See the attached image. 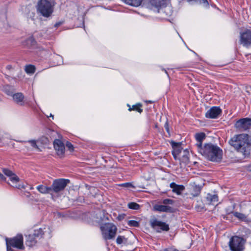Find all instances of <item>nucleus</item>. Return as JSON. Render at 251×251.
<instances>
[{"label": "nucleus", "mask_w": 251, "mask_h": 251, "mask_svg": "<svg viewBox=\"0 0 251 251\" xmlns=\"http://www.w3.org/2000/svg\"><path fill=\"white\" fill-rule=\"evenodd\" d=\"M228 143L237 151L242 152L245 157L249 156L251 149L247 134L235 135L229 140Z\"/></svg>", "instance_id": "nucleus-1"}, {"label": "nucleus", "mask_w": 251, "mask_h": 251, "mask_svg": "<svg viewBox=\"0 0 251 251\" xmlns=\"http://www.w3.org/2000/svg\"><path fill=\"white\" fill-rule=\"evenodd\" d=\"M198 152L212 162H219L222 159V150L218 146L211 143L205 144L203 148H200Z\"/></svg>", "instance_id": "nucleus-2"}, {"label": "nucleus", "mask_w": 251, "mask_h": 251, "mask_svg": "<svg viewBox=\"0 0 251 251\" xmlns=\"http://www.w3.org/2000/svg\"><path fill=\"white\" fill-rule=\"evenodd\" d=\"M56 4L55 0H38L36 5L37 12L45 18L50 17Z\"/></svg>", "instance_id": "nucleus-3"}, {"label": "nucleus", "mask_w": 251, "mask_h": 251, "mask_svg": "<svg viewBox=\"0 0 251 251\" xmlns=\"http://www.w3.org/2000/svg\"><path fill=\"white\" fill-rule=\"evenodd\" d=\"M100 230L103 238L105 240H110L115 237L117 228L114 224L108 223L101 226Z\"/></svg>", "instance_id": "nucleus-4"}, {"label": "nucleus", "mask_w": 251, "mask_h": 251, "mask_svg": "<svg viewBox=\"0 0 251 251\" xmlns=\"http://www.w3.org/2000/svg\"><path fill=\"white\" fill-rule=\"evenodd\" d=\"M245 240L238 236H232L228 242L231 251H243L245 249Z\"/></svg>", "instance_id": "nucleus-5"}, {"label": "nucleus", "mask_w": 251, "mask_h": 251, "mask_svg": "<svg viewBox=\"0 0 251 251\" xmlns=\"http://www.w3.org/2000/svg\"><path fill=\"white\" fill-rule=\"evenodd\" d=\"M5 241L6 244H8L14 248L21 250H23L25 249L24 238L22 234H18L12 238H6Z\"/></svg>", "instance_id": "nucleus-6"}, {"label": "nucleus", "mask_w": 251, "mask_h": 251, "mask_svg": "<svg viewBox=\"0 0 251 251\" xmlns=\"http://www.w3.org/2000/svg\"><path fill=\"white\" fill-rule=\"evenodd\" d=\"M69 182L70 180L67 179L59 178L54 180L50 186L51 195L64 190Z\"/></svg>", "instance_id": "nucleus-7"}, {"label": "nucleus", "mask_w": 251, "mask_h": 251, "mask_svg": "<svg viewBox=\"0 0 251 251\" xmlns=\"http://www.w3.org/2000/svg\"><path fill=\"white\" fill-rule=\"evenodd\" d=\"M150 225L157 232H160L161 231H168L170 229L169 225L156 218L151 219Z\"/></svg>", "instance_id": "nucleus-8"}, {"label": "nucleus", "mask_w": 251, "mask_h": 251, "mask_svg": "<svg viewBox=\"0 0 251 251\" xmlns=\"http://www.w3.org/2000/svg\"><path fill=\"white\" fill-rule=\"evenodd\" d=\"M240 42L243 46H251V30L246 29L240 33Z\"/></svg>", "instance_id": "nucleus-9"}, {"label": "nucleus", "mask_w": 251, "mask_h": 251, "mask_svg": "<svg viewBox=\"0 0 251 251\" xmlns=\"http://www.w3.org/2000/svg\"><path fill=\"white\" fill-rule=\"evenodd\" d=\"M235 126L236 128L242 131L249 129L251 127V118L240 119L236 122Z\"/></svg>", "instance_id": "nucleus-10"}, {"label": "nucleus", "mask_w": 251, "mask_h": 251, "mask_svg": "<svg viewBox=\"0 0 251 251\" xmlns=\"http://www.w3.org/2000/svg\"><path fill=\"white\" fill-rule=\"evenodd\" d=\"M51 230L49 226H46L43 228H39L34 230L32 234L36 238L41 239L44 236H46L48 238L51 237Z\"/></svg>", "instance_id": "nucleus-11"}, {"label": "nucleus", "mask_w": 251, "mask_h": 251, "mask_svg": "<svg viewBox=\"0 0 251 251\" xmlns=\"http://www.w3.org/2000/svg\"><path fill=\"white\" fill-rule=\"evenodd\" d=\"M222 113V110L219 107L213 106L206 112L205 116L207 118L216 119Z\"/></svg>", "instance_id": "nucleus-12"}, {"label": "nucleus", "mask_w": 251, "mask_h": 251, "mask_svg": "<svg viewBox=\"0 0 251 251\" xmlns=\"http://www.w3.org/2000/svg\"><path fill=\"white\" fill-rule=\"evenodd\" d=\"M53 146L57 155L62 156L65 152V146L63 143L59 139H55L53 142Z\"/></svg>", "instance_id": "nucleus-13"}, {"label": "nucleus", "mask_w": 251, "mask_h": 251, "mask_svg": "<svg viewBox=\"0 0 251 251\" xmlns=\"http://www.w3.org/2000/svg\"><path fill=\"white\" fill-rule=\"evenodd\" d=\"M171 144L173 149L172 151V154L175 159H178V156L180 154L182 151L181 147V144L180 143H176L174 141H172Z\"/></svg>", "instance_id": "nucleus-14"}, {"label": "nucleus", "mask_w": 251, "mask_h": 251, "mask_svg": "<svg viewBox=\"0 0 251 251\" xmlns=\"http://www.w3.org/2000/svg\"><path fill=\"white\" fill-rule=\"evenodd\" d=\"M3 173L6 176L8 177H9L10 180L13 182V183H16L17 182H19L20 180L19 177L12 171L11 170L6 169V168H3L2 169Z\"/></svg>", "instance_id": "nucleus-15"}, {"label": "nucleus", "mask_w": 251, "mask_h": 251, "mask_svg": "<svg viewBox=\"0 0 251 251\" xmlns=\"http://www.w3.org/2000/svg\"><path fill=\"white\" fill-rule=\"evenodd\" d=\"M205 138V134L203 132H201L196 134L195 138L197 140V143L196 144V146L197 148V150L199 151L200 148H203L202 145V141Z\"/></svg>", "instance_id": "nucleus-16"}, {"label": "nucleus", "mask_w": 251, "mask_h": 251, "mask_svg": "<svg viewBox=\"0 0 251 251\" xmlns=\"http://www.w3.org/2000/svg\"><path fill=\"white\" fill-rule=\"evenodd\" d=\"M170 187L172 189V192L178 195H181L185 189V187L183 185H178L175 182L171 183Z\"/></svg>", "instance_id": "nucleus-17"}, {"label": "nucleus", "mask_w": 251, "mask_h": 251, "mask_svg": "<svg viewBox=\"0 0 251 251\" xmlns=\"http://www.w3.org/2000/svg\"><path fill=\"white\" fill-rule=\"evenodd\" d=\"M13 99L14 101L18 104L23 106L24 105V99L25 97L22 93H16L13 95Z\"/></svg>", "instance_id": "nucleus-18"}, {"label": "nucleus", "mask_w": 251, "mask_h": 251, "mask_svg": "<svg viewBox=\"0 0 251 251\" xmlns=\"http://www.w3.org/2000/svg\"><path fill=\"white\" fill-rule=\"evenodd\" d=\"M218 201L217 195L208 194L206 197V203L208 205H215Z\"/></svg>", "instance_id": "nucleus-19"}, {"label": "nucleus", "mask_w": 251, "mask_h": 251, "mask_svg": "<svg viewBox=\"0 0 251 251\" xmlns=\"http://www.w3.org/2000/svg\"><path fill=\"white\" fill-rule=\"evenodd\" d=\"M155 210L159 212H172L173 208L168 205L157 204L154 206Z\"/></svg>", "instance_id": "nucleus-20"}, {"label": "nucleus", "mask_w": 251, "mask_h": 251, "mask_svg": "<svg viewBox=\"0 0 251 251\" xmlns=\"http://www.w3.org/2000/svg\"><path fill=\"white\" fill-rule=\"evenodd\" d=\"M201 187H200L199 185H197L195 184V183L191 184L190 193H191V194L193 197L198 196L201 193Z\"/></svg>", "instance_id": "nucleus-21"}, {"label": "nucleus", "mask_w": 251, "mask_h": 251, "mask_svg": "<svg viewBox=\"0 0 251 251\" xmlns=\"http://www.w3.org/2000/svg\"><path fill=\"white\" fill-rule=\"evenodd\" d=\"M37 239L32 234L26 236V245L29 247H32L36 245Z\"/></svg>", "instance_id": "nucleus-22"}, {"label": "nucleus", "mask_w": 251, "mask_h": 251, "mask_svg": "<svg viewBox=\"0 0 251 251\" xmlns=\"http://www.w3.org/2000/svg\"><path fill=\"white\" fill-rule=\"evenodd\" d=\"M36 188L42 194H50L51 195L50 186L48 187L43 185H40Z\"/></svg>", "instance_id": "nucleus-23"}, {"label": "nucleus", "mask_w": 251, "mask_h": 251, "mask_svg": "<svg viewBox=\"0 0 251 251\" xmlns=\"http://www.w3.org/2000/svg\"><path fill=\"white\" fill-rule=\"evenodd\" d=\"M142 105V104L138 103L136 104L133 105L132 107L130 106L129 104H127V106L129 107L128 110L131 111L132 110L136 111L140 113H141L143 112V109L141 108Z\"/></svg>", "instance_id": "nucleus-24"}, {"label": "nucleus", "mask_w": 251, "mask_h": 251, "mask_svg": "<svg viewBox=\"0 0 251 251\" xmlns=\"http://www.w3.org/2000/svg\"><path fill=\"white\" fill-rule=\"evenodd\" d=\"M143 0H125V2L132 6H138L140 5Z\"/></svg>", "instance_id": "nucleus-25"}, {"label": "nucleus", "mask_w": 251, "mask_h": 251, "mask_svg": "<svg viewBox=\"0 0 251 251\" xmlns=\"http://www.w3.org/2000/svg\"><path fill=\"white\" fill-rule=\"evenodd\" d=\"M183 153V154L182 156V158L180 159V160L182 162L187 163L189 162V151H187V150H184Z\"/></svg>", "instance_id": "nucleus-26"}, {"label": "nucleus", "mask_w": 251, "mask_h": 251, "mask_svg": "<svg viewBox=\"0 0 251 251\" xmlns=\"http://www.w3.org/2000/svg\"><path fill=\"white\" fill-rule=\"evenodd\" d=\"M35 70V67L32 65H26L25 68V71L27 74H33Z\"/></svg>", "instance_id": "nucleus-27"}, {"label": "nucleus", "mask_w": 251, "mask_h": 251, "mask_svg": "<svg viewBox=\"0 0 251 251\" xmlns=\"http://www.w3.org/2000/svg\"><path fill=\"white\" fill-rule=\"evenodd\" d=\"M127 239L124 236H118L116 239V243L118 245L126 244Z\"/></svg>", "instance_id": "nucleus-28"}, {"label": "nucleus", "mask_w": 251, "mask_h": 251, "mask_svg": "<svg viewBox=\"0 0 251 251\" xmlns=\"http://www.w3.org/2000/svg\"><path fill=\"white\" fill-rule=\"evenodd\" d=\"M188 1H193L196 4H203L205 6H208L209 3L207 0H187Z\"/></svg>", "instance_id": "nucleus-29"}, {"label": "nucleus", "mask_w": 251, "mask_h": 251, "mask_svg": "<svg viewBox=\"0 0 251 251\" xmlns=\"http://www.w3.org/2000/svg\"><path fill=\"white\" fill-rule=\"evenodd\" d=\"M129 208L134 210H138L140 208V205L134 202H131L128 203Z\"/></svg>", "instance_id": "nucleus-30"}, {"label": "nucleus", "mask_w": 251, "mask_h": 251, "mask_svg": "<svg viewBox=\"0 0 251 251\" xmlns=\"http://www.w3.org/2000/svg\"><path fill=\"white\" fill-rule=\"evenodd\" d=\"M127 224L130 226L138 227L140 225L138 222L135 220H129L127 222Z\"/></svg>", "instance_id": "nucleus-31"}, {"label": "nucleus", "mask_w": 251, "mask_h": 251, "mask_svg": "<svg viewBox=\"0 0 251 251\" xmlns=\"http://www.w3.org/2000/svg\"><path fill=\"white\" fill-rule=\"evenodd\" d=\"M27 45L30 44L31 46H34L36 44V41L33 37H29L26 40Z\"/></svg>", "instance_id": "nucleus-32"}, {"label": "nucleus", "mask_w": 251, "mask_h": 251, "mask_svg": "<svg viewBox=\"0 0 251 251\" xmlns=\"http://www.w3.org/2000/svg\"><path fill=\"white\" fill-rule=\"evenodd\" d=\"M162 203L165 205L167 204L172 205L174 203V201L172 199H166L163 200Z\"/></svg>", "instance_id": "nucleus-33"}, {"label": "nucleus", "mask_w": 251, "mask_h": 251, "mask_svg": "<svg viewBox=\"0 0 251 251\" xmlns=\"http://www.w3.org/2000/svg\"><path fill=\"white\" fill-rule=\"evenodd\" d=\"M27 142L31 144L32 147H33V148L37 149L38 150H40L38 146L37 145V141L36 140H29Z\"/></svg>", "instance_id": "nucleus-34"}, {"label": "nucleus", "mask_w": 251, "mask_h": 251, "mask_svg": "<svg viewBox=\"0 0 251 251\" xmlns=\"http://www.w3.org/2000/svg\"><path fill=\"white\" fill-rule=\"evenodd\" d=\"M120 185L122 186H123V187H127V188H129V187L134 188V186H133V185L130 182H126V183H123V184H121Z\"/></svg>", "instance_id": "nucleus-35"}, {"label": "nucleus", "mask_w": 251, "mask_h": 251, "mask_svg": "<svg viewBox=\"0 0 251 251\" xmlns=\"http://www.w3.org/2000/svg\"><path fill=\"white\" fill-rule=\"evenodd\" d=\"M66 147L71 151H73L74 150L73 146L70 142H67L66 143Z\"/></svg>", "instance_id": "nucleus-36"}, {"label": "nucleus", "mask_w": 251, "mask_h": 251, "mask_svg": "<svg viewBox=\"0 0 251 251\" xmlns=\"http://www.w3.org/2000/svg\"><path fill=\"white\" fill-rule=\"evenodd\" d=\"M234 215L240 219H242L244 217V215L243 214L238 212H236Z\"/></svg>", "instance_id": "nucleus-37"}, {"label": "nucleus", "mask_w": 251, "mask_h": 251, "mask_svg": "<svg viewBox=\"0 0 251 251\" xmlns=\"http://www.w3.org/2000/svg\"><path fill=\"white\" fill-rule=\"evenodd\" d=\"M0 180L3 181H6V178L1 173H0Z\"/></svg>", "instance_id": "nucleus-38"}, {"label": "nucleus", "mask_w": 251, "mask_h": 251, "mask_svg": "<svg viewBox=\"0 0 251 251\" xmlns=\"http://www.w3.org/2000/svg\"><path fill=\"white\" fill-rule=\"evenodd\" d=\"M164 127L165 128L166 130L168 133H169V124L168 122H166L165 124Z\"/></svg>", "instance_id": "nucleus-39"}, {"label": "nucleus", "mask_w": 251, "mask_h": 251, "mask_svg": "<svg viewBox=\"0 0 251 251\" xmlns=\"http://www.w3.org/2000/svg\"><path fill=\"white\" fill-rule=\"evenodd\" d=\"M12 246L6 244L7 251H14V250L12 249Z\"/></svg>", "instance_id": "nucleus-40"}, {"label": "nucleus", "mask_w": 251, "mask_h": 251, "mask_svg": "<svg viewBox=\"0 0 251 251\" xmlns=\"http://www.w3.org/2000/svg\"><path fill=\"white\" fill-rule=\"evenodd\" d=\"M13 187H16L18 189H21V188H23L24 187H23V185H15L14 186H13Z\"/></svg>", "instance_id": "nucleus-41"}, {"label": "nucleus", "mask_w": 251, "mask_h": 251, "mask_svg": "<svg viewBox=\"0 0 251 251\" xmlns=\"http://www.w3.org/2000/svg\"><path fill=\"white\" fill-rule=\"evenodd\" d=\"M117 218L119 220H122L124 218V215H119Z\"/></svg>", "instance_id": "nucleus-42"}, {"label": "nucleus", "mask_w": 251, "mask_h": 251, "mask_svg": "<svg viewBox=\"0 0 251 251\" xmlns=\"http://www.w3.org/2000/svg\"><path fill=\"white\" fill-rule=\"evenodd\" d=\"M10 67L9 66H7V68H8V69H10Z\"/></svg>", "instance_id": "nucleus-43"}, {"label": "nucleus", "mask_w": 251, "mask_h": 251, "mask_svg": "<svg viewBox=\"0 0 251 251\" xmlns=\"http://www.w3.org/2000/svg\"><path fill=\"white\" fill-rule=\"evenodd\" d=\"M33 189V187H31L30 188V189H31H31Z\"/></svg>", "instance_id": "nucleus-44"}, {"label": "nucleus", "mask_w": 251, "mask_h": 251, "mask_svg": "<svg viewBox=\"0 0 251 251\" xmlns=\"http://www.w3.org/2000/svg\"><path fill=\"white\" fill-rule=\"evenodd\" d=\"M6 93H7L8 95H10L9 93H7V92H6Z\"/></svg>", "instance_id": "nucleus-45"}, {"label": "nucleus", "mask_w": 251, "mask_h": 251, "mask_svg": "<svg viewBox=\"0 0 251 251\" xmlns=\"http://www.w3.org/2000/svg\"><path fill=\"white\" fill-rule=\"evenodd\" d=\"M50 117H53V116H52L51 114H50Z\"/></svg>", "instance_id": "nucleus-46"}]
</instances>
